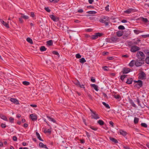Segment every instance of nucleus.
Segmentation results:
<instances>
[{
	"mask_svg": "<svg viewBox=\"0 0 149 149\" xmlns=\"http://www.w3.org/2000/svg\"><path fill=\"white\" fill-rule=\"evenodd\" d=\"M78 87H79L81 88H85V87L84 86V84H81L80 83L79 84L78 86Z\"/></svg>",
	"mask_w": 149,
	"mask_h": 149,
	"instance_id": "a19ab883",
	"label": "nucleus"
},
{
	"mask_svg": "<svg viewBox=\"0 0 149 149\" xmlns=\"http://www.w3.org/2000/svg\"><path fill=\"white\" fill-rule=\"evenodd\" d=\"M80 83V82L78 81H76L74 82V84L75 85H76L77 86H78L79 84Z\"/></svg>",
	"mask_w": 149,
	"mask_h": 149,
	"instance_id": "de8ad7c7",
	"label": "nucleus"
},
{
	"mask_svg": "<svg viewBox=\"0 0 149 149\" xmlns=\"http://www.w3.org/2000/svg\"><path fill=\"white\" fill-rule=\"evenodd\" d=\"M97 123L100 125H103L104 124V122L101 120H99L97 121Z\"/></svg>",
	"mask_w": 149,
	"mask_h": 149,
	"instance_id": "2f4dec72",
	"label": "nucleus"
},
{
	"mask_svg": "<svg viewBox=\"0 0 149 149\" xmlns=\"http://www.w3.org/2000/svg\"><path fill=\"white\" fill-rule=\"evenodd\" d=\"M9 119L10 122L11 123H13L14 118H13L11 117L9 118Z\"/></svg>",
	"mask_w": 149,
	"mask_h": 149,
	"instance_id": "8fccbe9b",
	"label": "nucleus"
},
{
	"mask_svg": "<svg viewBox=\"0 0 149 149\" xmlns=\"http://www.w3.org/2000/svg\"><path fill=\"white\" fill-rule=\"evenodd\" d=\"M23 18L24 19H29V17L28 16L24 15V16H23Z\"/></svg>",
	"mask_w": 149,
	"mask_h": 149,
	"instance_id": "6e6d98bb",
	"label": "nucleus"
},
{
	"mask_svg": "<svg viewBox=\"0 0 149 149\" xmlns=\"http://www.w3.org/2000/svg\"><path fill=\"white\" fill-rule=\"evenodd\" d=\"M118 29H119L124 30L125 29V28L124 26L123 25H120L118 26Z\"/></svg>",
	"mask_w": 149,
	"mask_h": 149,
	"instance_id": "79ce46f5",
	"label": "nucleus"
},
{
	"mask_svg": "<svg viewBox=\"0 0 149 149\" xmlns=\"http://www.w3.org/2000/svg\"><path fill=\"white\" fill-rule=\"evenodd\" d=\"M47 45L49 46H51L52 45L53 42L52 40H50L47 42Z\"/></svg>",
	"mask_w": 149,
	"mask_h": 149,
	"instance_id": "c85d7f7f",
	"label": "nucleus"
},
{
	"mask_svg": "<svg viewBox=\"0 0 149 149\" xmlns=\"http://www.w3.org/2000/svg\"><path fill=\"white\" fill-rule=\"evenodd\" d=\"M133 10V9L132 8L129 9L125 11L124 13L127 14H130L132 12Z\"/></svg>",
	"mask_w": 149,
	"mask_h": 149,
	"instance_id": "4be33fe9",
	"label": "nucleus"
},
{
	"mask_svg": "<svg viewBox=\"0 0 149 149\" xmlns=\"http://www.w3.org/2000/svg\"><path fill=\"white\" fill-rule=\"evenodd\" d=\"M107 58L109 60H112L113 59V58L112 57H108Z\"/></svg>",
	"mask_w": 149,
	"mask_h": 149,
	"instance_id": "052dcab7",
	"label": "nucleus"
},
{
	"mask_svg": "<svg viewBox=\"0 0 149 149\" xmlns=\"http://www.w3.org/2000/svg\"><path fill=\"white\" fill-rule=\"evenodd\" d=\"M0 117L2 119L5 120L7 121V119L6 117L3 114H0Z\"/></svg>",
	"mask_w": 149,
	"mask_h": 149,
	"instance_id": "412c9836",
	"label": "nucleus"
},
{
	"mask_svg": "<svg viewBox=\"0 0 149 149\" xmlns=\"http://www.w3.org/2000/svg\"><path fill=\"white\" fill-rule=\"evenodd\" d=\"M110 139L111 141H113V142L115 143H116L118 142L117 140L114 138L110 137Z\"/></svg>",
	"mask_w": 149,
	"mask_h": 149,
	"instance_id": "cd10ccee",
	"label": "nucleus"
},
{
	"mask_svg": "<svg viewBox=\"0 0 149 149\" xmlns=\"http://www.w3.org/2000/svg\"><path fill=\"white\" fill-rule=\"evenodd\" d=\"M120 134L123 136H125L127 134V132H126L124 131L123 130H120Z\"/></svg>",
	"mask_w": 149,
	"mask_h": 149,
	"instance_id": "5701e85b",
	"label": "nucleus"
},
{
	"mask_svg": "<svg viewBox=\"0 0 149 149\" xmlns=\"http://www.w3.org/2000/svg\"><path fill=\"white\" fill-rule=\"evenodd\" d=\"M142 21L145 22V23H147L148 24H149V21L148 20L147 18H144V17H142L141 18Z\"/></svg>",
	"mask_w": 149,
	"mask_h": 149,
	"instance_id": "aec40b11",
	"label": "nucleus"
},
{
	"mask_svg": "<svg viewBox=\"0 0 149 149\" xmlns=\"http://www.w3.org/2000/svg\"><path fill=\"white\" fill-rule=\"evenodd\" d=\"M88 97L90 99H92V97L91 95L90 94H88Z\"/></svg>",
	"mask_w": 149,
	"mask_h": 149,
	"instance_id": "774afa93",
	"label": "nucleus"
},
{
	"mask_svg": "<svg viewBox=\"0 0 149 149\" xmlns=\"http://www.w3.org/2000/svg\"><path fill=\"white\" fill-rule=\"evenodd\" d=\"M141 125L142 126L145 127H147V125L146 124L144 123H141Z\"/></svg>",
	"mask_w": 149,
	"mask_h": 149,
	"instance_id": "a18cd8bd",
	"label": "nucleus"
},
{
	"mask_svg": "<svg viewBox=\"0 0 149 149\" xmlns=\"http://www.w3.org/2000/svg\"><path fill=\"white\" fill-rule=\"evenodd\" d=\"M109 53V52H103L102 53V55H105Z\"/></svg>",
	"mask_w": 149,
	"mask_h": 149,
	"instance_id": "e2e57ef3",
	"label": "nucleus"
},
{
	"mask_svg": "<svg viewBox=\"0 0 149 149\" xmlns=\"http://www.w3.org/2000/svg\"><path fill=\"white\" fill-rule=\"evenodd\" d=\"M107 67L106 66H105L103 67V68L104 70H105V71H107L108 70L107 69Z\"/></svg>",
	"mask_w": 149,
	"mask_h": 149,
	"instance_id": "338daca9",
	"label": "nucleus"
},
{
	"mask_svg": "<svg viewBox=\"0 0 149 149\" xmlns=\"http://www.w3.org/2000/svg\"><path fill=\"white\" fill-rule=\"evenodd\" d=\"M114 97L116 99H119L120 97V96L118 95H115L114 96Z\"/></svg>",
	"mask_w": 149,
	"mask_h": 149,
	"instance_id": "3c124183",
	"label": "nucleus"
},
{
	"mask_svg": "<svg viewBox=\"0 0 149 149\" xmlns=\"http://www.w3.org/2000/svg\"><path fill=\"white\" fill-rule=\"evenodd\" d=\"M22 84L25 85L27 86L30 83L27 81H24L22 82Z\"/></svg>",
	"mask_w": 149,
	"mask_h": 149,
	"instance_id": "4c0bfd02",
	"label": "nucleus"
},
{
	"mask_svg": "<svg viewBox=\"0 0 149 149\" xmlns=\"http://www.w3.org/2000/svg\"><path fill=\"white\" fill-rule=\"evenodd\" d=\"M31 16L33 17L35 16V14L33 12H31Z\"/></svg>",
	"mask_w": 149,
	"mask_h": 149,
	"instance_id": "bf43d9fd",
	"label": "nucleus"
},
{
	"mask_svg": "<svg viewBox=\"0 0 149 149\" xmlns=\"http://www.w3.org/2000/svg\"><path fill=\"white\" fill-rule=\"evenodd\" d=\"M76 57L77 58H81V56L79 54H77L76 55Z\"/></svg>",
	"mask_w": 149,
	"mask_h": 149,
	"instance_id": "49530a36",
	"label": "nucleus"
},
{
	"mask_svg": "<svg viewBox=\"0 0 149 149\" xmlns=\"http://www.w3.org/2000/svg\"><path fill=\"white\" fill-rule=\"evenodd\" d=\"M47 117L50 120L52 121L54 123H55L56 121L53 118H52L48 116H47Z\"/></svg>",
	"mask_w": 149,
	"mask_h": 149,
	"instance_id": "58836bf2",
	"label": "nucleus"
},
{
	"mask_svg": "<svg viewBox=\"0 0 149 149\" xmlns=\"http://www.w3.org/2000/svg\"><path fill=\"white\" fill-rule=\"evenodd\" d=\"M139 119L136 117H135L134 118V123L135 124H136L138 122Z\"/></svg>",
	"mask_w": 149,
	"mask_h": 149,
	"instance_id": "c9c22d12",
	"label": "nucleus"
},
{
	"mask_svg": "<svg viewBox=\"0 0 149 149\" xmlns=\"http://www.w3.org/2000/svg\"><path fill=\"white\" fill-rule=\"evenodd\" d=\"M91 128L92 129V130H94L95 131H96L97 129V128L96 127H92Z\"/></svg>",
	"mask_w": 149,
	"mask_h": 149,
	"instance_id": "13d9d810",
	"label": "nucleus"
},
{
	"mask_svg": "<svg viewBox=\"0 0 149 149\" xmlns=\"http://www.w3.org/2000/svg\"><path fill=\"white\" fill-rule=\"evenodd\" d=\"M142 36L144 38H146L149 37V34L146 35H142Z\"/></svg>",
	"mask_w": 149,
	"mask_h": 149,
	"instance_id": "864d4df0",
	"label": "nucleus"
},
{
	"mask_svg": "<svg viewBox=\"0 0 149 149\" xmlns=\"http://www.w3.org/2000/svg\"><path fill=\"white\" fill-rule=\"evenodd\" d=\"M137 58L141 61H143L145 59V55L141 51L138 52L136 54Z\"/></svg>",
	"mask_w": 149,
	"mask_h": 149,
	"instance_id": "f257e3e1",
	"label": "nucleus"
},
{
	"mask_svg": "<svg viewBox=\"0 0 149 149\" xmlns=\"http://www.w3.org/2000/svg\"><path fill=\"white\" fill-rule=\"evenodd\" d=\"M140 41V40H139L135 41H131L128 43V45L130 46H132V45H134V44H138Z\"/></svg>",
	"mask_w": 149,
	"mask_h": 149,
	"instance_id": "f8f14e48",
	"label": "nucleus"
},
{
	"mask_svg": "<svg viewBox=\"0 0 149 149\" xmlns=\"http://www.w3.org/2000/svg\"><path fill=\"white\" fill-rule=\"evenodd\" d=\"M49 17L54 21L56 22L58 20V18L57 17H55L53 15H49Z\"/></svg>",
	"mask_w": 149,
	"mask_h": 149,
	"instance_id": "ddd939ff",
	"label": "nucleus"
},
{
	"mask_svg": "<svg viewBox=\"0 0 149 149\" xmlns=\"http://www.w3.org/2000/svg\"><path fill=\"white\" fill-rule=\"evenodd\" d=\"M130 70V69L128 68H124L123 70V74H127L129 72Z\"/></svg>",
	"mask_w": 149,
	"mask_h": 149,
	"instance_id": "2eb2a0df",
	"label": "nucleus"
},
{
	"mask_svg": "<svg viewBox=\"0 0 149 149\" xmlns=\"http://www.w3.org/2000/svg\"><path fill=\"white\" fill-rule=\"evenodd\" d=\"M30 106L33 107H37V105L35 104H31Z\"/></svg>",
	"mask_w": 149,
	"mask_h": 149,
	"instance_id": "0e129e2a",
	"label": "nucleus"
},
{
	"mask_svg": "<svg viewBox=\"0 0 149 149\" xmlns=\"http://www.w3.org/2000/svg\"><path fill=\"white\" fill-rule=\"evenodd\" d=\"M118 39L119 38L116 36L112 37L111 38V40L112 41V42H116L118 41Z\"/></svg>",
	"mask_w": 149,
	"mask_h": 149,
	"instance_id": "4468645a",
	"label": "nucleus"
},
{
	"mask_svg": "<svg viewBox=\"0 0 149 149\" xmlns=\"http://www.w3.org/2000/svg\"><path fill=\"white\" fill-rule=\"evenodd\" d=\"M140 49V48L139 47L132 46L131 47L130 51L131 52H135L136 51L139 50Z\"/></svg>",
	"mask_w": 149,
	"mask_h": 149,
	"instance_id": "423d86ee",
	"label": "nucleus"
},
{
	"mask_svg": "<svg viewBox=\"0 0 149 149\" xmlns=\"http://www.w3.org/2000/svg\"><path fill=\"white\" fill-rule=\"evenodd\" d=\"M148 54L149 55V52H148ZM145 61L146 63L149 64V56L146 58Z\"/></svg>",
	"mask_w": 149,
	"mask_h": 149,
	"instance_id": "f704fd0d",
	"label": "nucleus"
},
{
	"mask_svg": "<svg viewBox=\"0 0 149 149\" xmlns=\"http://www.w3.org/2000/svg\"><path fill=\"white\" fill-rule=\"evenodd\" d=\"M129 102L133 107H136V104L134 103V102H133V100H132L129 99Z\"/></svg>",
	"mask_w": 149,
	"mask_h": 149,
	"instance_id": "6ab92c4d",
	"label": "nucleus"
},
{
	"mask_svg": "<svg viewBox=\"0 0 149 149\" xmlns=\"http://www.w3.org/2000/svg\"><path fill=\"white\" fill-rule=\"evenodd\" d=\"M116 34L118 36L120 37L123 35V32L121 31H118L116 32Z\"/></svg>",
	"mask_w": 149,
	"mask_h": 149,
	"instance_id": "bb28decb",
	"label": "nucleus"
},
{
	"mask_svg": "<svg viewBox=\"0 0 149 149\" xmlns=\"http://www.w3.org/2000/svg\"><path fill=\"white\" fill-rule=\"evenodd\" d=\"M47 117L50 120L52 121L54 123H55L56 121L53 118H52L48 116H47Z\"/></svg>",
	"mask_w": 149,
	"mask_h": 149,
	"instance_id": "ea45409f",
	"label": "nucleus"
},
{
	"mask_svg": "<svg viewBox=\"0 0 149 149\" xmlns=\"http://www.w3.org/2000/svg\"><path fill=\"white\" fill-rule=\"evenodd\" d=\"M86 13L89 14H95L97 13V12L95 11H90L87 12Z\"/></svg>",
	"mask_w": 149,
	"mask_h": 149,
	"instance_id": "72a5a7b5",
	"label": "nucleus"
},
{
	"mask_svg": "<svg viewBox=\"0 0 149 149\" xmlns=\"http://www.w3.org/2000/svg\"><path fill=\"white\" fill-rule=\"evenodd\" d=\"M36 134L38 138L40 140L42 141H43V140L41 138V137L39 133L36 132Z\"/></svg>",
	"mask_w": 149,
	"mask_h": 149,
	"instance_id": "393cba45",
	"label": "nucleus"
},
{
	"mask_svg": "<svg viewBox=\"0 0 149 149\" xmlns=\"http://www.w3.org/2000/svg\"><path fill=\"white\" fill-rule=\"evenodd\" d=\"M134 32L136 34H138L140 33L143 32V31H141L137 30H134Z\"/></svg>",
	"mask_w": 149,
	"mask_h": 149,
	"instance_id": "473e14b6",
	"label": "nucleus"
},
{
	"mask_svg": "<svg viewBox=\"0 0 149 149\" xmlns=\"http://www.w3.org/2000/svg\"><path fill=\"white\" fill-rule=\"evenodd\" d=\"M102 34L100 33H96L94 35L92 36L91 38L92 39H95L98 38V37H100L102 36Z\"/></svg>",
	"mask_w": 149,
	"mask_h": 149,
	"instance_id": "0eeeda50",
	"label": "nucleus"
},
{
	"mask_svg": "<svg viewBox=\"0 0 149 149\" xmlns=\"http://www.w3.org/2000/svg\"><path fill=\"white\" fill-rule=\"evenodd\" d=\"M10 100L15 104H19L18 101L16 98H11Z\"/></svg>",
	"mask_w": 149,
	"mask_h": 149,
	"instance_id": "9d476101",
	"label": "nucleus"
},
{
	"mask_svg": "<svg viewBox=\"0 0 149 149\" xmlns=\"http://www.w3.org/2000/svg\"><path fill=\"white\" fill-rule=\"evenodd\" d=\"M47 49L44 46H42L40 48V50L41 51H44L46 50Z\"/></svg>",
	"mask_w": 149,
	"mask_h": 149,
	"instance_id": "7c9ffc66",
	"label": "nucleus"
},
{
	"mask_svg": "<svg viewBox=\"0 0 149 149\" xmlns=\"http://www.w3.org/2000/svg\"><path fill=\"white\" fill-rule=\"evenodd\" d=\"M92 31V29H88L86 30L87 32H91Z\"/></svg>",
	"mask_w": 149,
	"mask_h": 149,
	"instance_id": "69168bd1",
	"label": "nucleus"
},
{
	"mask_svg": "<svg viewBox=\"0 0 149 149\" xmlns=\"http://www.w3.org/2000/svg\"><path fill=\"white\" fill-rule=\"evenodd\" d=\"M30 117L32 120H36L37 119V115L34 114H32L30 115Z\"/></svg>",
	"mask_w": 149,
	"mask_h": 149,
	"instance_id": "9b49d317",
	"label": "nucleus"
},
{
	"mask_svg": "<svg viewBox=\"0 0 149 149\" xmlns=\"http://www.w3.org/2000/svg\"><path fill=\"white\" fill-rule=\"evenodd\" d=\"M86 61V60L84 58H82L81 59H79V62L81 63H83Z\"/></svg>",
	"mask_w": 149,
	"mask_h": 149,
	"instance_id": "c756f323",
	"label": "nucleus"
},
{
	"mask_svg": "<svg viewBox=\"0 0 149 149\" xmlns=\"http://www.w3.org/2000/svg\"><path fill=\"white\" fill-rule=\"evenodd\" d=\"M133 81V79L132 78H127V80L126 82V83L129 84H132V82Z\"/></svg>",
	"mask_w": 149,
	"mask_h": 149,
	"instance_id": "f3484780",
	"label": "nucleus"
},
{
	"mask_svg": "<svg viewBox=\"0 0 149 149\" xmlns=\"http://www.w3.org/2000/svg\"><path fill=\"white\" fill-rule=\"evenodd\" d=\"M135 61L134 60H132L131 61V62L129 64V66L130 67L133 66L134 64L135 65Z\"/></svg>",
	"mask_w": 149,
	"mask_h": 149,
	"instance_id": "b1692460",
	"label": "nucleus"
},
{
	"mask_svg": "<svg viewBox=\"0 0 149 149\" xmlns=\"http://www.w3.org/2000/svg\"><path fill=\"white\" fill-rule=\"evenodd\" d=\"M109 17H104L103 18L100 19V22L104 23L107 21H109Z\"/></svg>",
	"mask_w": 149,
	"mask_h": 149,
	"instance_id": "6e6552de",
	"label": "nucleus"
},
{
	"mask_svg": "<svg viewBox=\"0 0 149 149\" xmlns=\"http://www.w3.org/2000/svg\"><path fill=\"white\" fill-rule=\"evenodd\" d=\"M134 81L135 83H137L134 86L139 88L141 87L142 86L143 83L142 81L141 80Z\"/></svg>",
	"mask_w": 149,
	"mask_h": 149,
	"instance_id": "7ed1b4c3",
	"label": "nucleus"
},
{
	"mask_svg": "<svg viewBox=\"0 0 149 149\" xmlns=\"http://www.w3.org/2000/svg\"><path fill=\"white\" fill-rule=\"evenodd\" d=\"M109 5H107V6L105 7V9L106 10H107V11L109 10Z\"/></svg>",
	"mask_w": 149,
	"mask_h": 149,
	"instance_id": "680f3d73",
	"label": "nucleus"
},
{
	"mask_svg": "<svg viewBox=\"0 0 149 149\" xmlns=\"http://www.w3.org/2000/svg\"><path fill=\"white\" fill-rule=\"evenodd\" d=\"M52 53L54 54H55L58 56V57H59V55L58 52L56 51H53Z\"/></svg>",
	"mask_w": 149,
	"mask_h": 149,
	"instance_id": "37998d69",
	"label": "nucleus"
},
{
	"mask_svg": "<svg viewBox=\"0 0 149 149\" xmlns=\"http://www.w3.org/2000/svg\"><path fill=\"white\" fill-rule=\"evenodd\" d=\"M90 110L92 113L91 116L92 118L95 119H97L99 118L100 117L99 116L98 114L96 113V112L92 111L91 109H90Z\"/></svg>",
	"mask_w": 149,
	"mask_h": 149,
	"instance_id": "f03ea898",
	"label": "nucleus"
},
{
	"mask_svg": "<svg viewBox=\"0 0 149 149\" xmlns=\"http://www.w3.org/2000/svg\"><path fill=\"white\" fill-rule=\"evenodd\" d=\"M19 21L20 23H22L23 22V20L22 18H19Z\"/></svg>",
	"mask_w": 149,
	"mask_h": 149,
	"instance_id": "4d7b16f0",
	"label": "nucleus"
},
{
	"mask_svg": "<svg viewBox=\"0 0 149 149\" xmlns=\"http://www.w3.org/2000/svg\"><path fill=\"white\" fill-rule=\"evenodd\" d=\"M1 127L2 128H5L6 127V125L5 124L2 123L1 125Z\"/></svg>",
	"mask_w": 149,
	"mask_h": 149,
	"instance_id": "09e8293b",
	"label": "nucleus"
},
{
	"mask_svg": "<svg viewBox=\"0 0 149 149\" xmlns=\"http://www.w3.org/2000/svg\"><path fill=\"white\" fill-rule=\"evenodd\" d=\"M91 86L93 87L94 89L96 91H98L99 90L98 89V86L95 84H92L91 85Z\"/></svg>",
	"mask_w": 149,
	"mask_h": 149,
	"instance_id": "a211bd4d",
	"label": "nucleus"
},
{
	"mask_svg": "<svg viewBox=\"0 0 149 149\" xmlns=\"http://www.w3.org/2000/svg\"><path fill=\"white\" fill-rule=\"evenodd\" d=\"M0 21L1 23L5 26L7 28H9V26L8 24L9 22H8L7 23L6 22L4 21H3L2 19H0Z\"/></svg>",
	"mask_w": 149,
	"mask_h": 149,
	"instance_id": "1a4fd4ad",
	"label": "nucleus"
},
{
	"mask_svg": "<svg viewBox=\"0 0 149 149\" xmlns=\"http://www.w3.org/2000/svg\"><path fill=\"white\" fill-rule=\"evenodd\" d=\"M139 78L141 79H143L146 78V75L143 72L141 71L139 74Z\"/></svg>",
	"mask_w": 149,
	"mask_h": 149,
	"instance_id": "39448f33",
	"label": "nucleus"
},
{
	"mask_svg": "<svg viewBox=\"0 0 149 149\" xmlns=\"http://www.w3.org/2000/svg\"><path fill=\"white\" fill-rule=\"evenodd\" d=\"M102 104L107 108L109 109L110 107L108 104H106L105 102H103L102 103Z\"/></svg>",
	"mask_w": 149,
	"mask_h": 149,
	"instance_id": "e433bc0d",
	"label": "nucleus"
},
{
	"mask_svg": "<svg viewBox=\"0 0 149 149\" xmlns=\"http://www.w3.org/2000/svg\"><path fill=\"white\" fill-rule=\"evenodd\" d=\"M143 61H141V60H136L135 61V65L136 67H139L141 66L143 64Z\"/></svg>",
	"mask_w": 149,
	"mask_h": 149,
	"instance_id": "20e7f679",
	"label": "nucleus"
},
{
	"mask_svg": "<svg viewBox=\"0 0 149 149\" xmlns=\"http://www.w3.org/2000/svg\"><path fill=\"white\" fill-rule=\"evenodd\" d=\"M126 75H122L120 76V79L122 81H123L124 79L126 77Z\"/></svg>",
	"mask_w": 149,
	"mask_h": 149,
	"instance_id": "c03bdc74",
	"label": "nucleus"
},
{
	"mask_svg": "<svg viewBox=\"0 0 149 149\" xmlns=\"http://www.w3.org/2000/svg\"><path fill=\"white\" fill-rule=\"evenodd\" d=\"M44 9L48 12L49 13L50 11V10L49 9L48 7H45Z\"/></svg>",
	"mask_w": 149,
	"mask_h": 149,
	"instance_id": "603ef678",
	"label": "nucleus"
},
{
	"mask_svg": "<svg viewBox=\"0 0 149 149\" xmlns=\"http://www.w3.org/2000/svg\"><path fill=\"white\" fill-rule=\"evenodd\" d=\"M26 41L31 44H33V43L32 39L29 37H28L26 38Z\"/></svg>",
	"mask_w": 149,
	"mask_h": 149,
	"instance_id": "a878e982",
	"label": "nucleus"
},
{
	"mask_svg": "<svg viewBox=\"0 0 149 149\" xmlns=\"http://www.w3.org/2000/svg\"><path fill=\"white\" fill-rule=\"evenodd\" d=\"M13 139L14 141H16L17 140V138L15 136H14L13 137Z\"/></svg>",
	"mask_w": 149,
	"mask_h": 149,
	"instance_id": "5fc2aeb1",
	"label": "nucleus"
},
{
	"mask_svg": "<svg viewBox=\"0 0 149 149\" xmlns=\"http://www.w3.org/2000/svg\"><path fill=\"white\" fill-rule=\"evenodd\" d=\"M39 146L41 148H45L46 149H48L46 145H44L43 143L40 142L39 143Z\"/></svg>",
	"mask_w": 149,
	"mask_h": 149,
	"instance_id": "dca6fc26",
	"label": "nucleus"
}]
</instances>
